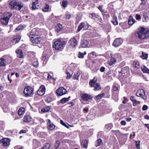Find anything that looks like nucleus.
<instances>
[{
	"mask_svg": "<svg viewBox=\"0 0 149 149\" xmlns=\"http://www.w3.org/2000/svg\"><path fill=\"white\" fill-rule=\"evenodd\" d=\"M123 42V40L121 38L116 39L113 43V45L116 47L120 45Z\"/></svg>",
	"mask_w": 149,
	"mask_h": 149,
	"instance_id": "obj_11",
	"label": "nucleus"
},
{
	"mask_svg": "<svg viewBox=\"0 0 149 149\" xmlns=\"http://www.w3.org/2000/svg\"><path fill=\"white\" fill-rule=\"evenodd\" d=\"M33 89L29 86L25 87L23 92L24 94L25 97H31L33 95Z\"/></svg>",
	"mask_w": 149,
	"mask_h": 149,
	"instance_id": "obj_5",
	"label": "nucleus"
},
{
	"mask_svg": "<svg viewBox=\"0 0 149 149\" xmlns=\"http://www.w3.org/2000/svg\"><path fill=\"white\" fill-rule=\"evenodd\" d=\"M21 38V36L19 35H17L16 36H15L13 39L12 40V42L16 44L20 40Z\"/></svg>",
	"mask_w": 149,
	"mask_h": 149,
	"instance_id": "obj_18",
	"label": "nucleus"
},
{
	"mask_svg": "<svg viewBox=\"0 0 149 149\" xmlns=\"http://www.w3.org/2000/svg\"><path fill=\"white\" fill-rule=\"evenodd\" d=\"M31 118L28 115H26L24 117L23 121L25 122H29L31 121Z\"/></svg>",
	"mask_w": 149,
	"mask_h": 149,
	"instance_id": "obj_19",
	"label": "nucleus"
},
{
	"mask_svg": "<svg viewBox=\"0 0 149 149\" xmlns=\"http://www.w3.org/2000/svg\"><path fill=\"white\" fill-rule=\"evenodd\" d=\"M86 54V52H84L83 53H81L80 52H79V56H84V55H85Z\"/></svg>",
	"mask_w": 149,
	"mask_h": 149,
	"instance_id": "obj_57",
	"label": "nucleus"
},
{
	"mask_svg": "<svg viewBox=\"0 0 149 149\" xmlns=\"http://www.w3.org/2000/svg\"><path fill=\"white\" fill-rule=\"evenodd\" d=\"M16 2V1L15 0L11 1L10 3V7L12 9H15Z\"/></svg>",
	"mask_w": 149,
	"mask_h": 149,
	"instance_id": "obj_27",
	"label": "nucleus"
},
{
	"mask_svg": "<svg viewBox=\"0 0 149 149\" xmlns=\"http://www.w3.org/2000/svg\"><path fill=\"white\" fill-rule=\"evenodd\" d=\"M52 79L53 78L52 76L51 75H50V74H48L47 77V79L48 80H52Z\"/></svg>",
	"mask_w": 149,
	"mask_h": 149,
	"instance_id": "obj_56",
	"label": "nucleus"
},
{
	"mask_svg": "<svg viewBox=\"0 0 149 149\" xmlns=\"http://www.w3.org/2000/svg\"><path fill=\"white\" fill-rule=\"evenodd\" d=\"M23 6V4L22 3L16 1L15 9L16 10H19L21 9Z\"/></svg>",
	"mask_w": 149,
	"mask_h": 149,
	"instance_id": "obj_16",
	"label": "nucleus"
},
{
	"mask_svg": "<svg viewBox=\"0 0 149 149\" xmlns=\"http://www.w3.org/2000/svg\"><path fill=\"white\" fill-rule=\"evenodd\" d=\"M81 144L84 148H87V146L88 144V141L86 139L83 140L82 141Z\"/></svg>",
	"mask_w": 149,
	"mask_h": 149,
	"instance_id": "obj_25",
	"label": "nucleus"
},
{
	"mask_svg": "<svg viewBox=\"0 0 149 149\" xmlns=\"http://www.w3.org/2000/svg\"><path fill=\"white\" fill-rule=\"evenodd\" d=\"M50 146V145L49 143H45L43 146L40 149H48Z\"/></svg>",
	"mask_w": 149,
	"mask_h": 149,
	"instance_id": "obj_36",
	"label": "nucleus"
},
{
	"mask_svg": "<svg viewBox=\"0 0 149 149\" xmlns=\"http://www.w3.org/2000/svg\"><path fill=\"white\" fill-rule=\"evenodd\" d=\"M12 15V14L11 13L7 12L5 13L3 18L1 20V23L3 25H7L10 18Z\"/></svg>",
	"mask_w": 149,
	"mask_h": 149,
	"instance_id": "obj_6",
	"label": "nucleus"
},
{
	"mask_svg": "<svg viewBox=\"0 0 149 149\" xmlns=\"http://www.w3.org/2000/svg\"><path fill=\"white\" fill-rule=\"evenodd\" d=\"M97 79L96 78L94 77L93 79L91 80L89 82V85L91 87H93L95 90H99L101 88L100 85L97 83Z\"/></svg>",
	"mask_w": 149,
	"mask_h": 149,
	"instance_id": "obj_4",
	"label": "nucleus"
},
{
	"mask_svg": "<svg viewBox=\"0 0 149 149\" xmlns=\"http://www.w3.org/2000/svg\"><path fill=\"white\" fill-rule=\"evenodd\" d=\"M71 17V15L68 13H66L65 15V18L67 19H69Z\"/></svg>",
	"mask_w": 149,
	"mask_h": 149,
	"instance_id": "obj_47",
	"label": "nucleus"
},
{
	"mask_svg": "<svg viewBox=\"0 0 149 149\" xmlns=\"http://www.w3.org/2000/svg\"><path fill=\"white\" fill-rule=\"evenodd\" d=\"M80 74V73L79 72H77L74 73V75L73 79H78L79 77Z\"/></svg>",
	"mask_w": 149,
	"mask_h": 149,
	"instance_id": "obj_35",
	"label": "nucleus"
},
{
	"mask_svg": "<svg viewBox=\"0 0 149 149\" xmlns=\"http://www.w3.org/2000/svg\"><path fill=\"white\" fill-rule=\"evenodd\" d=\"M33 147L35 148H37L40 146V143L37 140L33 139Z\"/></svg>",
	"mask_w": 149,
	"mask_h": 149,
	"instance_id": "obj_15",
	"label": "nucleus"
},
{
	"mask_svg": "<svg viewBox=\"0 0 149 149\" xmlns=\"http://www.w3.org/2000/svg\"><path fill=\"white\" fill-rule=\"evenodd\" d=\"M113 127L112 124L111 123H109L106 125L105 126V129L107 130V131L110 130Z\"/></svg>",
	"mask_w": 149,
	"mask_h": 149,
	"instance_id": "obj_26",
	"label": "nucleus"
},
{
	"mask_svg": "<svg viewBox=\"0 0 149 149\" xmlns=\"http://www.w3.org/2000/svg\"><path fill=\"white\" fill-rule=\"evenodd\" d=\"M148 108V107L146 105H144L142 108V109L143 110H146Z\"/></svg>",
	"mask_w": 149,
	"mask_h": 149,
	"instance_id": "obj_61",
	"label": "nucleus"
},
{
	"mask_svg": "<svg viewBox=\"0 0 149 149\" xmlns=\"http://www.w3.org/2000/svg\"><path fill=\"white\" fill-rule=\"evenodd\" d=\"M111 22L114 25H118V22L117 17L116 16H113Z\"/></svg>",
	"mask_w": 149,
	"mask_h": 149,
	"instance_id": "obj_23",
	"label": "nucleus"
},
{
	"mask_svg": "<svg viewBox=\"0 0 149 149\" xmlns=\"http://www.w3.org/2000/svg\"><path fill=\"white\" fill-rule=\"evenodd\" d=\"M60 144V142L58 141H56V142L55 145V148H57Z\"/></svg>",
	"mask_w": 149,
	"mask_h": 149,
	"instance_id": "obj_44",
	"label": "nucleus"
},
{
	"mask_svg": "<svg viewBox=\"0 0 149 149\" xmlns=\"http://www.w3.org/2000/svg\"><path fill=\"white\" fill-rule=\"evenodd\" d=\"M41 135L40 136L41 138H45L46 136V134L44 132H41L40 133Z\"/></svg>",
	"mask_w": 149,
	"mask_h": 149,
	"instance_id": "obj_51",
	"label": "nucleus"
},
{
	"mask_svg": "<svg viewBox=\"0 0 149 149\" xmlns=\"http://www.w3.org/2000/svg\"><path fill=\"white\" fill-rule=\"evenodd\" d=\"M50 108V106H48L45 107L41 109V111L43 112H47L49 111Z\"/></svg>",
	"mask_w": 149,
	"mask_h": 149,
	"instance_id": "obj_34",
	"label": "nucleus"
},
{
	"mask_svg": "<svg viewBox=\"0 0 149 149\" xmlns=\"http://www.w3.org/2000/svg\"><path fill=\"white\" fill-rule=\"evenodd\" d=\"M68 5V2L67 1H63L62 2V6L64 7H66Z\"/></svg>",
	"mask_w": 149,
	"mask_h": 149,
	"instance_id": "obj_45",
	"label": "nucleus"
},
{
	"mask_svg": "<svg viewBox=\"0 0 149 149\" xmlns=\"http://www.w3.org/2000/svg\"><path fill=\"white\" fill-rule=\"evenodd\" d=\"M49 8V6L48 4L45 3L44 7L42 9V10L45 12H47L48 11Z\"/></svg>",
	"mask_w": 149,
	"mask_h": 149,
	"instance_id": "obj_31",
	"label": "nucleus"
},
{
	"mask_svg": "<svg viewBox=\"0 0 149 149\" xmlns=\"http://www.w3.org/2000/svg\"><path fill=\"white\" fill-rule=\"evenodd\" d=\"M45 100L46 102L49 103L52 102V100L51 97H46Z\"/></svg>",
	"mask_w": 149,
	"mask_h": 149,
	"instance_id": "obj_43",
	"label": "nucleus"
},
{
	"mask_svg": "<svg viewBox=\"0 0 149 149\" xmlns=\"http://www.w3.org/2000/svg\"><path fill=\"white\" fill-rule=\"evenodd\" d=\"M126 122L125 120H122L120 122V124L122 125H124L126 124Z\"/></svg>",
	"mask_w": 149,
	"mask_h": 149,
	"instance_id": "obj_64",
	"label": "nucleus"
},
{
	"mask_svg": "<svg viewBox=\"0 0 149 149\" xmlns=\"http://www.w3.org/2000/svg\"><path fill=\"white\" fill-rule=\"evenodd\" d=\"M6 65L5 60L3 58L0 59V66H5Z\"/></svg>",
	"mask_w": 149,
	"mask_h": 149,
	"instance_id": "obj_32",
	"label": "nucleus"
},
{
	"mask_svg": "<svg viewBox=\"0 0 149 149\" xmlns=\"http://www.w3.org/2000/svg\"><path fill=\"white\" fill-rule=\"evenodd\" d=\"M45 92V88L44 86H41L37 92V94L42 96L43 95Z\"/></svg>",
	"mask_w": 149,
	"mask_h": 149,
	"instance_id": "obj_13",
	"label": "nucleus"
},
{
	"mask_svg": "<svg viewBox=\"0 0 149 149\" xmlns=\"http://www.w3.org/2000/svg\"><path fill=\"white\" fill-rule=\"evenodd\" d=\"M88 44V42L86 40H82L81 43V46L83 48L86 47Z\"/></svg>",
	"mask_w": 149,
	"mask_h": 149,
	"instance_id": "obj_17",
	"label": "nucleus"
},
{
	"mask_svg": "<svg viewBox=\"0 0 149 149\" xmlns=\"http://www.w3.org/2000/svg\"><path fill=\"white\" fill-rule=\"evenodd\" d=\"M33 66L37 67L38 65V63L37 61H35L33 63Z\"/></svg>",
	"mask_w": 149,
	"mask_h": 149,
	"instance_id": "obj_55",
	"label": "nucleus"
},
{
	"mask_svg": "<svg viewBox=\"0 0 149 149\" xmlns=\"http://www.w3.org/2000/svg\"><path fill=\"white\" fill-rule=\"evenodd\" d=\"M23 28L21 26H20L17 27L15 29V31L17 32L18 30H22L23 29Z\"/></svg>",
	"mask_w": 149,
	"mask_h": 149,
	"instance_id": "obj_53",
	"label": "nucleus"
},
{
	"mask_svg": "<svg viewBox=\"0 0 149 149\" xmlns=\"http://www.w3.org/2000/svg\"><path fill=\"white\" fill-rule=\"evenodd\" d=\"M62 28V25L60 24H57V26L55 27V31L57 32H58L61 30Z\"/></svg>",
	"mask_w": 149,
	"mask_h": 149,
	"instance_id": "obj_24",
	"label": "nucleus"
},
{
	"mask_svg": "<svg viewBox=\"0 0 149 149\" xmlns=\"http://www.w3.org/2000/svg\"><path fill=\"white\" fill-rule=\"evenodd\" d=\"M140 141H136L135 142V146L136 148L137 149H140Z\"/></svg>",
	"mask_w": 149,
	"mask_h": 149,
	"instance_id": "obj_37",
	"label": "nucleus"
},
{
	"mask_svg": "<svg viewBox=\"0 0 149 149\" xmlns=\"http://www.w3.org/2000/svg\"><path fill=\"white\" fill-rule=\"evenodd\" d=\"M16 53L17 55H19L20 56H23L22 52L21 49H17L16 50Z\"/></svg>",
	"mask_w": 149,
	"mask_h": 149,
	"instance_id": "obj_41",
	"label": "nucleus"
},
{
	"mask_svg": "<svg viewBox=\"0 0 149 149\" xmlns=\"http://www.w3.org/2000/svg\"><path fill=\"white\" fill-rule=\"evenodd\" d=\"M70 45L72 47H74L77 44V41L76 39L73 37L71 38L69 41Z\"/></svg>",
	"mask_w": 149,
	"mask_h": 149,
	"instance_id": "obj_14",
	"label": "nucleus"
},
{
	"mask_svg": "<svg viewBox=\"0 0 149 149\" xmlns=\"http://www.w3.org/2000/svg\"><path fill=\"white\" fill-rule=\"evenodd\" d=\"M46 121L47 123L48 129L51 130H53L55 128V125L51 123L49 119L46 120Z\"/></svg>",
	"mask_w": 149,
	"mask_h": 149,
	"instance_id": "obj_12",
	"label": "nucleus"
},
{
	"mask_svg": "<svg viewBox=\"0 0 149 149\" xmlns=\"http://www.w3.org/2000/svg\"><path fill=\"white\" fill-rule=\"evenodd\" d=\"M90 15L92 16L91 18H93V19H95L97 18H98L99 17V16L98 15L94 13H92Z\"/></svg>",
	"mask_w": 149,
	"mask_h": 149,
	"instance_id": "obj_42",
	"label": "nucleus"
},
{
	"mask_svg": "<svg viewBox=\"0 0 149 149\" xmlns=\"http://www.w3.org/2000/svg\"><path fill=\"white\" fill-rule=\"evenodd\" d=\"M82 100L85 102H90L92 99V96L89 94L83 93L81 95Z\"/></svg>",
	"mask_w": 149,
	"mask_h": 149,
	"instance_id": "obj_7",
	"label": "nucleus"
},
{
	"mask_svg": "<svg viewBox=\"0 0 149 149\" xmlns=\"http://www.w3.org/2000/svg\"><path fill=\"white\" fill-rule=\"evenodd\" d=\"M112 89L114 91H116L118 90V88L116 86L114 85L112 87Z\"/></svg>",
	"mask_w": 149,
	"mask_h": 149,
	"instance_id": "obj_58",
	"label": "nucleus"
},
{
	"mask_svg": "<svg viewBox=\"0 0 149 149\" xmlns=\"http://www.w3.org/2000/svg\"><path fill=\"white\" fill-rule=\"evenodd\" d=\"M66 44V42L65 41H62L60 39H57L54 42L53 47L55 50L61 51L63 49Z\"/></svg>",
	"mask_w": 149,
	"mask_h": 149,
	"instance_id": "obj_3",
	"label": "nucleus"
},
{
	"mask_svg": "<svg viewBox=\"0 0 149 149\" xmlns=\"http://www.w3.org/2000/svg\"><path fill=\"white\" fill-rule=\"evenodd\" d=\"M105 94L104 93H102L101 94H100L96 96L95 98L97 100H99Z\"/></svg>",
	"mask_w": 149,
	"mask_h": 149,
	"instance_id": "obj_40",
	"label": "nucleus"
},
{
	"mask_svg": "<svg viewBox=\"0 0 149 149\" xmlns=\"http://www.w3.org/2000/svg\"><path fill=\"white\" fill-rule=\"evenodd\" d=\"M97 54L95 52L93 51L89 53L88 56H91V55L93 56H97Z\"/></svg>",
	"mask_w": 149,
	"mask_h": 149,
	"instance_id": "obj_46",
	"label": "nucleus"
},
{
	"mask_svg": "<svg viewBox=\"0 0 149 149\" xmlns=\"http://www.w3.org/2000/svg\"><path fill=\"white\" fill-rule=\"evenodd\" d=\"M141 69L142 70L144 73H147L149 74V69L145 67H141Z\"/></svg>",
	"mask_w": 149,
	"mask_h": 149,
	"instance_id": "obj_38",
	"label": "nucleus"
},
{
	"mask_svg": "<svg viewBox=\"0 0 149 149\" xmlns=\"http://www.w3.org/2000/svg\"><path fill=\"white\" fill-rule=\"evenodd\" d=\"M85 27V23L83 22L81 23L78 27V31H80L83 28H84Z\"/></svg>",
	"mask_w": 149,
	"mask_h": 149,
	"instance_id": "obj_33",
	"label": "nucleus"
},
{
	"mask_svg": "<svg viewBox=\"0 0 149 149\" xmlns=\"http://www.w3.org/2000/svg\"><path fill=\"white\" fill-rule=\"evenodd\" d=\"M140 53L142 54V55L141 56H148V54H146L143 52H141Z\"/></svg>",
	"mask_w": 149,
	"mask_h": 149,
	"instance_id": "obj_63",
	"label": "nucleus"
},
{
	"mask_svg": "<svg viewBox=\"0 0 149 149\" xmlns=\"http://www.w3.org/2000/svg\"><path fill=\"white\" fill-rule=\"evenodd\" d=\"M133 102V104L134 106H135L140 103V102L136 100H135Z\"/></svg>",
	"mask_w": 149,
	"mask_h": 149,
	"instance_id": "obj_50",
	"label": "nucleus"
},
{
	"mask_svg": "<svg viewBox=\"0 0 149 149\" xmlns=\"http://www.w3.org/2000/svg\"><path fill=\"white\" fill-rule=\"evenodd\" d=\"M15 149H23L22 147H21L19 146H16L14 147Z\"/></svg>",
	"mask_w": 149,
	"mask_h": 149,
	"instance_id": "obj_62",
	"label": "nucleus"
},
{
	"mask_svg": "<svg viewBox=\"0 0 149 149\" xmlns=\"http://www.w3.org/2000/svg\"><path fill=\"white\" fill-rule=\"evenodd\" d=\"M66 73L67 75V76L66 77V78L67 79H70V78H71L72 75H70V74L69 72H66Z\"/></svg>",
	"mask_w": 149,
	"mask_h": 149,
	"instance_id": "obj_49",
	"label": "nucleus"
},
{
	"mask_svg": "<svg viewBox=\"0 0 149 149\" xmlns=\"http://www.w3.org/2000/svg\"><path fill=\"white\" fill-rule=\"evenodd\" d=\"M135 20L133 18L132 16H131L129 17L128 24L129 25L131 26L135 22Z\"/></svg>",
	"mask_w": 149,
	"mask_h": 149,
	"instance_id": "obj_21",
	"label": "nucleus"
},
{
	"mask_svg": "<svg viewBox=\"0 0 149 149\" xmlns=\"http://www.w3.org/2000/svg\"><path fill=\"white\" fill-rule=\"evenodd\" d=\"M133 65L135 68H139L140 66L139 62L137 61H135L133 63Z\"/></svg>",
	"mask_w": 149,
	"mask_h": 149,
	"instance_id": "obj_39",
	"label": "nucleus"
},
{
	"mask_svg": "<svg viewBox=\"0 0 149 149\" xmlns=\"http://www.w3.org/2000/svg\"><path fill=\"white\" fill-rule=\"evenodd\" d=\"M70 97L69 96L68 98L64 97L61 99L60 101V102L62 104H64L67 102L68 100Z\"/></svg>",
	"mask_w": 149,
	"mask_h": 149,
	"instance_id": "obj_28",
	"label": "nucleus"
},
{
	"mask_svg": "<svg viewBox=\"0 0 149 149\" xmlns=\"http://www.w3.org/2000/svg\"><path fill=\"white\" fill-rule=\"evenodd\" d=\"M136 36L141 39H144L149 37V31L143 27H141L137 30Z\"/></svg>",
	"mask_w": 149,
	"mask_h": 149,
	"instance_id": "obj_2",
	"label": "nucleus"
},
{
	"mask_svg": "<svg viewBox=\"0 0 149 149\" xmlns=\"http://www.w3.org/2000/svg\"><path fill=\"white\" fill-rule=\"evenodd\" d=\"M102 6H99L98 7V9L102 12H104V10H103L102 9Z\"/></svg>",
	"mask_w": 149,
	"mask_h": 149,
	"instance_id": "obj_60",
	"label": "nucleus"
},
{
	"mask_svg": "<svg viewBox=\"0 0 149 149\" xmlns=\"http://www.w3.org/2000/svg\"><path fill=\"white\" fill-rule=\"evenodd\" d=\"M135 17L136 20H140L141 19V17L139 15L136 14Z\"/></svg>",
	"mask_w": 149,
	"mask_h": 149,
	"instance_id": "obj_59",
	"label": "nucleus"
},
{
	"mask_svg": "<svg viewBox=\"0 0 149 149\" xmlns=\"http://www.w3.org/2000/svg\"><path fill=\"white\" fill-rule=\"evenodd\" d=\"M60 123L61 124H62L63 126H65L66 128H69V127L62 120H60Z\"/></svg>",
	"mask_w": 149,
	"mask_h": 149,
	"instance_id": "obj_48",
	"label": "nucleus"
},
{
	"mask_svg": "<svg viewBox=\"0 0 149 149\" xmlns=\"http://www.w3.org/2000/svg\"><path fill=\"white\" fill-rule=\"evenodd\" d=\"M39 1L38 0H36V1L33 2L32 3V8L33 10H35L36 8L38 9L37 8H36L37 6H39Z\"/></svg>",
	"mask_w": 149,
	"mask_h": 149,
	"instance_id": "obj_20",
	"label": "nucleus"
},
{
	"mask_svg": "<svg viewBox=\"0 0 149 149\" xmlns=\"http://www.w3.org/2000/svg\"><path fill=\"white\" fill-rule=\"evenodd\" d=\"M136 95L138 97H141L144 100H145L146 99V97L145 95V93L143 89H141L138 90L136 92Z\"/></svg>",
	"mask_w": 149,
	"mask_h": 149,
	"instance_id": "obj_10",
	"label": "nucleus"
},
{
	"mask_svg": "<svg viewBox=\"0 0 149 149\" xmlns=\"http://www.w3.org/2000/svg\"><path fill=\"white\" fill-rule=\"evenodd\" d=\"M27 55H30V56H34L36 55V54L35 53L33 52H29L27 53Z\"/></svg>",
	"mask_w": 149,
	"mask_h": 149,
	"instance_id": "obj_54",
	"label": "nucleus"
},
{
	"mask_svg": "<svg viewBox=\"0 0 149 149\" xmlns=\"http://www.w3.org/2000/svg\"><path fill=\"white\" fill-rule=\"evenodd\" d=\"M67 92L66 90L63 87H60L56 91V93L58 95L61 96L66 94Z\"/></svg>",
	"mask_w": 149,
	"mask_h": 149,
	"instance_id": "obj_8",
	"label": "nucleus"
},
{
	"mask_svg": "<svg viewBox=\"0 0 149 149\" xmlns=\"http://www.w3.org/2000/svg\"><path fill=\"white\" fill-rule=\"evenodd\" d=\"M28 35L31 41L33 44L40 43L42 40V38L39 35L38 31L36 29H32Z\"/></svg>",
	"mask_w": 149,
	"mask_h": 149,
	"instance_id": "obj_1",
	"label": "nucleus"
},
{
	"mask_svg": "<svg viewBox=\"0 0 149 149\" xmlns=\"http://www.w3.org/2000/svg\"><path fill=\"white\" fill-rule=\"evenodd\" d=\"M112 98L113 99L116 101H117L118 100V97L117 95L115 96V95L113 94L112 96Z\"/></svg>",
	"mask_w": 149,
	"mask_h": 149,
	"instance_id": "obj_52",
	"label": "nucleus"
},
{
	"mask_svg": "<svg viewBox=\"0 0 149 149\" xmlns=\"http://www.w3.org/2000/svg\"><path fill=\"white\" fill-rule=\"evenodd\" d=\"M116 61V59L114 57H113L112 56H111L110 60L109 61L108 64L110 65H111L114 64Z\"/></svg>",
	"mask_w": 149,
	"mask_h": 149,
	"instance_id": "obj_22",
	"label": "nucleus"
},
{
	"mask_svg": "<svg viewBox=\"0 0 149 149\" xmlns=\"http://www.w3.org/2000/svg\"><path fill=\"white\" fill-rule=\"evenodd\" d=\"M25 109L23 107H21L19 109L18 111V115L19 116L22 115L24 112Z\"/></svg>",
	"mask_w": 149,
	"mask_h": 149,
	"instance_id": "obj_30",
	"label": "nucleus"
},
{
	"mask_svg": "<svg viewBox=\"0 0 149 149\" xmlns=\"http://www.w3.org/2000/svg\"><path fill=\"white\" fill-rule=\"evenodd\" d=\"M10 140L8 138H3L0 140V142L1 145L5 147L9 146L10 144Z\"/></svg>",
	"mask_w": 149,
	"mask_h": 149,
	"instance_id": "obj_9",
	"label": "nucleus"
},
{
	"mask_svg": "<svg viewBox=\"0 0 149 149\" xmlns=\"http://www.w3.org/2000/svg\"><path fill=\"white\" fill-rule=\"evenodd\" d=\"M103 143L101 139H99L97 140L95 143V145L96 147L100 146Z\"/></svg>",
	"mask_w": 149,
	"mask_h": 149,
	"instance_id": "obj_29",
	"label": "nucleus"
}]
</instances>
